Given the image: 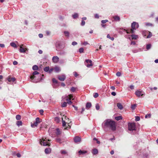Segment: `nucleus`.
Instances as JSON below:
<instances>
[{
  "label": "nucleus",
  "instance_id": "obj_1",
  "mask_svg": "<svg viewBox=\"0 0 158 158\" xmlns=\"http://www.w3.org/2000/svg\"><path fill=\"white\" fill-rule=\"evenodd\" d=\"M102 127L104 129L108 128L113 131L116 130L115 122L110 119H107L105 120L102 124Z\"/></svg>",
  "mask_w": 158,
  "mask_h": 158
},
{
  "label": "nucleus",
  "instance_id": "obj_2",
  "mask_svg": "<svg viewBox=\"0 0 158 158\" xmlns=\"http://www.w3.org/2000/svg\"><path fill=\"white\" fill-rule=\"evenodd\" d=\"M50 140L47 139L46 138L43 137L41 139L39 140V143L40 144L44 146H49L50 143L48 142V141H50Z\"/></svg>",
  "mask_w": 158,
  "mask_h": 158
},
{
  "label": "nucleus",
  "instance_id": "obj_3",
  "mask_svg": "<svg viewBox=\"0 0 158 158\" xmlns=\"http://www.w3.org/2000/svg\"><path fill=\"white\" fill-rule=\"evenodd\" d=\"M128 130L130 131L135 130V125L134 123H130L128 124Z\"/></svg>",
  "mask_w": 158,
  "mask_h": 158
},
{
  "label": "nucleus",
  "instance_id": "obj_4",
  "mask_svg": "<svg viewBox=\"0 0 158 158\" xmlns=\"http://www.w3.org/2000/svg\"><path fill=\"white\" fill-rule=\"evenodd\" d=\"M35 122L33 124H31V126L32 127H37L38 124L40 123V118H37L35 119Z\"/></svg>",
  "mask_w": 158,
  "mask_h": 158
},
{
  "label": "nucleus",
  "instance_id": "obj_5",
  "mask_svg": "<svg viewBox=\"0 0 158 158\" xmlns=\"http://www.w3.org/2000/svg\"><path fill=\"white\" fill-rule=\"evenodd\" d=\"M62 118V126L63 127H64L66 125V123H67L68 122L67 121V120L69 118L63 115V117Z\"/></svg>",
  "mask_w": 158,
  "mask_h": 158
},
{
  "label": "nucleus",
  "instance_id": "obj_6",
  "mask_svg": "<svg viewBox=\"0 0 158 158\" xmlns=\"http://www.w3.org/2000/svg\"><path fill=\"white\" fill-rule=\"evenodd\" d=\"M85 65L87 67L89 68L92 66V61L90 60H85Z\"/></svg>",
  "mask_w": 158,
  "mask_h": 158
},
{
  "label": "nucleus",
  "instance_id": "obj_7",
  "mask_svg": "<svg viewBox=\"0 0 158 158\" xmlns=\"http://www.w3.org/2000/svg\"><path fill=\"white\" fill-rule=\"evenodd\" d=\"M131 27L132 28L136 30V28L139 27V25L138 23L134 22L132 23Z\"/></svg>",
  "mask_w": 158,
  "mask_h": 158
},
{
  "label": "nucleus",
  "instance_id": "obj_8",
  "mask_svg": "<svg viewBox=\"0 0 158 158\" xmlns=\"http://www.w3.org/2000/svg\"><path fill=\"white\" fill-rule=\"evenodd\" d=\"M63 100H66L67 101V103L69 104H71L72 103V102L70 100L71 99L69 98L68 96H65L62 97Z\"/></svg>",
  "mask_w": 158,
  "mask_h": 158
},
{
  "label": "nucleus",
  "instance_id": "obj_9",
  "mask_svg": "<svg viewBox=\"0 0 158 158\" xmlns=\"http://www.w3.org/2000/svg\"><path fill=\"white\" fill-rule=\"evenodd\" d=\"M59 60V57L57 56H54L52 58V62L54 63H57Z\"/></svg>",
  "mask_w": 158,
  "mask_h": 158
},
{
  "label": "nucleus",
  "instance_id": "obj_10",
  "mask_svg": "<svg viewBox=\"0 0 158 158\" xmlns=\"http://www.w3.org/2000/svg\"><path fill=\"white\" fill-rule=\"evenodd\" d=\"M135 94L138 97L142 96L144 94L143 92L142 91L139 90H137L135 92Z\"/></svg>",
  "mask_w": 158,
  "mask_h": 158
},
{
  "label": "nucleus",
  "instance_id": "obj_11",
  "mask_svg": "<svg viewBox=\"0 0 158 158\" xmlns=\"http://www.w3.org/2000/svg\"><path fill=\"white\" fill-rule=\"evenodd\" d=\"M6 82L8 84H15L16 82V80H6Z\"/></svg>",
  "mask_w": 158,
  "mask_h": 158
},
{
  "label": "nucleus",
  "instance_id": "obj_12",
  "mask_svg": "<svg viewBox=\"0 0 158 158\" xmlns=\"http://www.w3.org/2000/svg\"><path fill=\"white\" fill-rule=\"evenodd\" d=\"M74 140L75 143L79 142L81 141V138L78 136L75 137L74 139Z\"/></svg>",
  "mask_w": 158,
  "mask_h": 158
},
{
  "label": "nucleus",
  "instance_id": "obj_13",
  "mask_svg": "<svg viewBox=\"0 0 158 158\" xmlns=\"http://www.w3.org/2000/svg\"><path fill=\"white\" fill-rule=\"evenodd\" d=\"M54 71L56 73H58L60 71V69L59 67L56 66L54 68Z\"/></svg>",
  "mask_w": 158,
  "mask_h": 158
},
{
  "label": "nucleus",
  "instance_id": "obj_14",
  "mask_svg": "<svg viewBox=\"0 0 158 158\" xmlns=\"http://www.w3.org/2000/svg\"><path fill=\"white\" fill-rule=\"evenodd\" d=\"M23 45L20 46V48L19 49V51L21 53L25 52L26 51L24 48L22 47Z\"/></svg>",
  "mask_w": 158,
  "mask_h": 158
},
{
  "label": "nucleus",
  "instance_id": "obj_15",
  "mask_svg": "<svg viewBox=\"0 0 158 158\" xmlns=\"http://www.w3.org/2000/svg\"><path fill=\"white\" fill-rule=\"evenodd\" d=\"M51 151V150L50 148H47L45 150V152L46 154L50 153Z\"/></svg>",
  "mask_w": 158,
  "mask_h": 158
},
{
  "label": "nucleus",
  "instance_id": "obj_16",
  "mask_svg": "<svg viewBox=\"0 0 158 158\" xmlns=\"http://www.w3.org/2000/svg\"><path fill=\"white\" fill-rule=\"evenodd\" d=\"M55 133L57 135H60L61 133V132L59 128H56V129Z\"/></svg>",
  "mask_w": 158,
  "mask_h": 158
},
{
  "label": "nucleus",
  "instance_id": "obj_17",
  "mask_svg": "<svg viewBox=\"0 0 158 158\" xmlns=\"http://www.w3.org/2000/svg\"><path fill=\"white\" fill-rule=\"evenodd\" d=\"M117 106L121 110H122L123 109V107L121 103H118L117 104Z\"/></svg>",
  "mask_w": 158,
  "mask_h": 158
},
{
  "label": "nucleus",
  "instance_id": "obj_18",
  "mask_svg": "<svg viewBox=\"0 0 158 158\" xmlns=\"http://www.w3.org/2000/svg\"><path fill=\"white\" fill-rule=\"evenodd\" d=\"M91 103L90 102H88L86 105V108L88 109L91 106Z\"/></svg>",
  "mask_w": 158,
  "mask_h": 158
},
{
  "label": "nucleus",
  "instance_id": "obj_19",
  "mask_svg": "<svg viewBox=\"0 0 158 158\" xmlns=\"http://www.w3.org/2000/svg\"><path fill=\"white\" fill-rule=\"evenodd\" d=\"M98 153V149H94L93 150V151L92 152V153L93 155H95L97 154Z\"/></svg>",
  "mask_w": 158,
  "mask_h": 158
},
{
  "label": "nucleus",
  "instance_id": "obj_20",
  "mask_svg": "<svg viewBox=\"0 0 158 158\" xmlns=\"http://www.w3.org/2000/svg\"><path fill=\"white\" fill-rule=\"evenodd\" d=\"M58 79H65L66 76L64 74H62L58 77Z\"/></svg>",
  "mask_w": 158,
  "mask_h": 158
},
{
  "label": "nucleus",
  "instance_id": "obj_21",
  "mask_svg": "<svg viewBox=\"0 0 158 158\" xmlns=\"http://www.w3.org/2000/svg\"><path fill=\"white\" fill-rule=\"evenodd\" d=\"M131 36L132 37V39L135 40H136L138 38V35H131Z\"/></svg>",
  "mask_w": 158,
  "mask_h": 158
},
{
  "label": "nucleus",
  "instance_id": "obj_22",
  "mask_svg": "<svg viewBox=\"0 0 158 158\" xmlns=\"http://www.w3.org/2000/svg\"><path fill=\"white\" fill-rule=\"evenodd\" d=\"M39 73L37 71H35L33 73V76H31V78H34L35 77H33V76L35 75H37L39 74Z\"/></svg>",
  "mask_w": 158,
  "mask_h": 158
},
{
  "label": "nucleus",
  "instance_id": "obj_23",
  "mask_svg": "<svg viewBox=\"0 0 158 158\" xmlns=\"http://www.w3.org/2000/svg\"><path fill=\"white\" fill-rule=\"evenodd\" d=\"M22 122L21 121H19L17 122L16 124L18 127H19L22 125Z\"/></svg>",
  "mask_w": 158,
  "mask_h": 158
},
{
  "label": "nucleus",
  "instance_id": "obj_24",
  "mask_svg": "<svg viewBox=\"0 0 158 158\" xmlns=\"http://www.w3.org/2000/svg\"><path fill=\"white\" fill-rule=\"evenodd\" d=\"M78 16V15L77 13H75L73 15H72V17L73 19H76L77 18Z\"/></svg>",
  "mask_w": 158,
  "mask_h": 158
},
{
  "label": "nucleus",
  "instance_id": "obj_25",
  "mask_svg": "<svg viewBox=\"0 0 158 158\" xmlns=\"http://www.w3.org/2000/svg\"><path fill=\"white\" fill-rule=\"evenodd\" d=\"M57 142L59 143H61L63 141L60 138H58L56 139Z\"/></svg>",
  "mask_w": 158,
  "mask_h": 158
},
{
  "label": "nucleus",
  "instance_id": "obj_26",
  "mask_svg": "<svg viewBox=\"0 0 158 158\" xmlns=\"http://www.w3.org/2000/svg\"><path fill=\"white\" fill-rule=\"evenodd\" d=\"M38 66L36 65H34L32 67V69L34 70H38Z\"/></svg>",
  "mask_w": 158,
  "mask_h": 158
},
{
  "label": "nucleus",
  "instance_id": "obj_27",
  "mask_svg": "<svg viewBox=\"0 0 158 158\" xmlns=\"http://www.w3.org/2000/svg\"><path fill=\"white\" fill-rule=\"evenodd\" d=\"M49 66H47L44 68V70L46 72H48L49 71Z\"/></svg>",
  "mask_w": 158,
  "mask_h": 158
},
{
  "label": "nucleus",
  "instance_id": "obj_28",
  "mask_svg": "<svg viewBox=\"0 0 158 158\" xmlns=\"http://www.w3.org/2000/svg\"><path fill=\"white\" fill-rule=\"evenodd\" d=\"M114 19L116 21H119L120 20V18L118 16H115L114 17Z\"/></svg>",
  "mask_w": 158,
  "mask_h": 158
},
{
  "label": "nucleus",
  "instance_id": "obj_29",
  "mask_svg": "<svg viewBox=\"0 0 158 158\" xmlns=\"http://www.w3.org/2000/svg\"><path fill=\"white\" fill-rule=\"evenodd\" d=\"M10 45L14 48H16L17 46L16 44L14 42H11L10 43Z\"/></svg>",
  "mask_w": 158,
  "mask_h": 158
},
{
  "label": "nucleus",
  "instance_id": "obj_30",
  "mask_svg": "<svg viewBox=\"0 0 158 158\" xmlns=\"http://www.w3.org/2000/svg\"><path fill=\"white\" fill-rule=\"evenodd\" d=\"M64 33L65 36L68 37L69 36V32L68 31H65L64 32Z\"/></svg>",
  "mask_w": 158,
  "mask_h": 158
},
{
  "label": "nucleus",
  "instance_id": "obj_31",
  "mask_svg": "<svg viewBox=\"0 0 158 158\" xmlns=\"http://www.w3.org/2000/svg\"><path fill=\"white\" fill-rule=\"evenodd\" d=\"M122 117L121 116L116 117L115 118V119L117 120V121H118L120 119H122Z\"/></svg>",
  "mask_w": 158,
  "mask_h": 158
},
{
  "label": "nucleus",
  "instance_id": "obj_32",
  "mask_svg": "<svg viewBox=\"0 0 158 158\" xmlns=\"http://www.w3.org/2000/svg\"><path fill=\"white\" fill-rule=\"evenodd\" d=\"M55 121L56 122V123H58L60 121V118L59 117H56L55 118Z\"/></svg>",
  "mask_w": 158,
  "mask_h": 158
},
{
  "label": "nucleus",
  "instance_id": "obj_33",
  "mask_svg": "<svg viewBox=\"0 0 158 158\" xmlns=\"http://www.w3.org/2000/svg\"><path fill=\"white\" fill-rule=\"evenodd\" d=\"M52 82L53 84H56V85H58V82L56 80H52Z\"/></svg>",
  "mask_w": 158,
  "mask_h": 158
},
{
  "label": "nucleus",
  "instance_id": "obj_34",
  "mask_svg": "<svg viewBox=\"0 0 158 158\" xmlns=\"http://www.w3.org/2000/svg\"><path fill=\"white\" fill-rule=\"evenodd\" d=\"M67 105V103L64 102L62 104H61V106L64 107L66 106Z\"/></svg>",
  "mask_w": 158,
  "mask_h": 158
},
{
  "label": "nucleus",
  "instance_id": "obj_35",
  "mask_svg": "<svg viewBox=\"0 0 158 158\" xmlns=\"http://www.w3.org/2000/svg\"><path fill=\"white\" fill-rule=\"evenodd\" d=\"M86 153V151H81V150H80L79 151V153L80 155L84 154Z\"/></svg>",
  "mask_w": 158,
  "mask_h": 158
},
{
  "label": "nucleus",
  "instance_id": "obj_36",
  "mask_svg": "<svg viewBox=\"0 0 158 158\" xmlns=\"http://www.w3.org/2000/svg\"><path fill=\"white\" fill-rule=\"evenodd\" d=\"M151 44H148L146 45V48L148 50H149L151 47Z\"/></svg>",
  "mask_w": 158,
  "mask_h": 158
},
{
  "label": "nucleus",
  "instance_id": "obj_37",
  "mask_svg": "<svg viewBox=\"0 0 158 158\" xmlns=\"http://www.w3.org/2000/svg\"><path fill=\"white\" fill-rule=\"evenodd\" d=\"M21 118V116L19 115H17L16 116V118L17 120L20 119Z\"/></svg>",
  "mask_w": 158,
  "mask_h": 158
},
{
  "label": "nucleus",
  "instance_id": "obj_38",
  "mask_svg": "<svg viewBox=\"0 0 158 158\" xmlns=\"http://www.w3.org/2000/svg\"><path fill=\"white\" fill-rule=\"evenodd\" d=\"M152 36V34L150 32H149V34L147 36V38H150Z\"/></svg>",
  "mask_w": 158,
  "mask_h": 158
},
{
  "label": "nucleus",
  "instance_id": "obj_39",
  "mask_svg": "<svg viewBox=\"0 0 158 158\" xmlns=\"http://www.w3.org/2000/svg\"><path fill=\"white\" fill-rule=\"evenodd\" d=\"M31 82L33 83H36L37 82H40V81H38V80H31Z\"/></svg>",
  "mask_w": 158,
  "mask_h": 158
},
{
  "label": "nucleus",
  "instance_id": "obj_40",
  "mask_svg": "<svg viewBox=\"0 0 158 158\" xmlns=\"http://www.w3.org/2000/svg\"><path fill=\"white\" fill-rule=\"evenodd\" d=\"M96 109L97 110H98L100 109V106L98 104H97L96 105Z\"/></svg>",
  "mask_w": 158,
  "mask_h": 158
},
{
  "label": "nucleus",
  "instance_id": "obj_41",
  "mask_svg": "<svg viewBox=\"0 0 158 158\" xmlns=\"http://www.w3.org/2000/svg\"><path fill=\"white\" fill-rule=\"evenodd\" d=\"M108 22V20L106 19L104 20H102L101 21V23L102 24H104L105 23H106V22Z\"/></svg>",
  "mask_w": 158,
  "mask_h": 158
},
{
  "label": "nucleus",
  "instance_id": "obj_42",
  "mask_svg": "<svg viewBox=\"0 0 158 158\" xmlns=\"http://www.w3.org/2000/svg\"><path fill=\"white\" fill-rule=\"evenodd\" d=\"M151 114H148L145 115V117L146 118H149L151 117Z\"/></svg>",
  "mask_w": 158,
  "mask_h": 158
},
{
  "label": "nucleus",
  "instance_id": "obj_43",
  "mask_svg": "<svg viewBox=\"0 0 158 158\" xmlns=\"http://www.w3.org/2000/svg\"><path fill=\"white\" fill-rule=\"evenodd\" d=\"M79 52L80 53H83L84 52V49L82 48H80L79 50Z\"/></svg>",
  "mask_w": 158,
  "mask_h": 158
},
{
  "label": "nucleus",
  "instance_id": "obj_44",
  "mask_svg": "<svg viewBox=\"0 0 158 158\" xmlns=\"http://www.w3.org/2000/svg\"><path fill=\"white\" fill-rule=\"evenodd\" d=\"M93 96L94 98H96L98 96V93H94V94Z\"/></svg>",
  "mask_w": 158,
  "mask_h": 158
},
{
  "label": "nucleus",
  "instance_id": "obj_45",
  "mask_svg": "<svg viewBox=\"0 0 158 158\" xmlns=\"http://www.w3.org/2000/svg\"><path fill=\"white\" fill-rule=\"evenodd\" d=\"M136 107V105L135 104H133L131 105V108L132 110H134L135 109Z\"/></svg>",
  "mask_w": 158,
  "mask_h": 158
},
{
  "label": "nucleus",
  "instance_id": "obj_46",
  "mask_svg": "<svg viewBox=\"0 0 158 158\" xmlns=\"http://www.w3.org/2000/svg\"><path fill=\"white\" fill-rule=\"evenodd\" d=\"M69 123L68 126H67L65 128H64V130L66 129L67 130H68L70 128V126L69 125Z\"/></svg>",
  "mask_w": 158,
  "mask_h": 158
},
{
  "label": "nucleus",
  "instance_id": "obj_47",
  "mask_svg": "<svg viewBox=\"0 0 158 158\" xmlns=\"http://www.w3.org/2000/svg\"><path fill=\"white\" fill-rule=\"evenodd\" d=\"M61 153L62 154H66L67 153L66 151L64 150H61Z\"/></svg>",
  "mask_w": 158,
  "mask_h": 158
},
{
  "label": "nucleus",
  "instance_id": "obj_48",
  "mask_svg": "<svg viewBox=\"0 0 158 158\" xmlns=\"http://www.w3.org/2000/svg\"><path fill=\"white\" fill-rule=\"evenodd\" d=\"M85 21L83 20H82L81 21V26H84L85 25Z\"/></svg>",
  "mask_w": 158,
  "mask_h": 158
},
{
  "label": "nucleus",
  "instance_id": "obj_49",
  "mask_svg": "<svg viewBox=\"0 0 158 158\" xmlns=\"http://www.w3.org/2000/svg\"><path fill=\"white\" fill-rule=\"evenodd\" d=\"M116 75L117 76L120 77L121 75V73L119 72H117L116 73Z\"/></svg>",
  "mask_w": 158,
  "mask_h": 158
},
{
  "label": "nucleus",
  "instance_id": "obj_50",
  "mask_svg": "<svg viewBox=\"0 0 158 158\" xmlns=\"http://www.w3.org/2000/svg\"><path fill=\"white\" fill-rule=\"evenodd\" d=\"M76 89V88L74 87H72L71 89V90L72 92H74Z\"/></svg>",
  "mask_w": 158,
  "mask_h": 158
},
{
  "label": "nucleus",
  "instance_id": "obj_51",
  "mask_svg": "<svg viewBox=\"0 0 158 158\" xmlns=\"http://www.w3.org/2000/svg\"><path fill=\"white\" fill-rule=\"evenodd\" d=\"M149 89L151 91H152L153 89H154L155 90H156L157 89V88L156 87H154L153 88L150 87Z\"/></svg>",
  "mask_w": 158,
  "mask_h": 158
},
{
  "label": "nucleus",
  "instance_id": "obj_52",
  "mask_svg": "<svg viewBox=\"0 0 158 158\" xmlns=\"http://www.w3.org/2000/svg\"><path fill=\"white\" fill-rule=\"evenodd\" d=\"M77 44V42H76L75 41H73V42H72V45L74 46V45H76Z\"/></svg>",
  "mask_w": 158,
  "mask_h": 158
},
{
  "label": "nucleus",
  "instance_id": "obj_53",
  "mask_svg": "<svg viewBox=\"0 0 158 158\" xmlns=\"http://www.w3.org/2000/svg\"><path fill=\"white\" fill-rule=\"evenodd\" d=\"M54 70V69L53 68H51V69H49V71H48V73H52V71Z\"/></svg>",
  "mask_w": 158,
  "mask_h": 158
},
{
  "label": "nucleus",
  "instance_id": "obj_54",
  "mask_svg": "<svg viewBox=\"0 0 158 158\" xmlns=\"http://www.w3.org/2000/svg\"><path fill=\"white\" fill-rule=\"evenodd\" d=\"M135 120L136 121H139L140 120V118L138 116H136Z\"/></svg>",
  "mask_w": 158,
  "mask_h": 158
},
{
  "label": "nucleus",
  "instance_id": "obj_55",
  "mask_svg": "<svg viewBox=\"0 0 158 158\" xmlns=\"http://www.w3.org/2000/svg\"><path fill=\"white\" fill-rule=\"evenodd\" d=\"M88 43L87 42H84L82 43V44L86 45L87 44H88Z\"/></svg>",
  "mask_w": 158,
  "mask_h": 158
},
{
  "label": "nucleus",
  "instance_id": "obj_56",
  "mask_svg": "<svg viewBox=\"0 0 158 158\" xmlns=\"http://www.w3.org/2000/svg\"><path fill=\"white\" fill-rule=\"evenodd\" d=\"M40 114L41 115L43 114L44 112V110H40L39 111Z\"/></svg>",
  "mask_w": 158,
  "mask_h": 158
},
{
  "label": "nucleus",
  "instance_id": "obj_57",
  "mask_svg": "<svg viewBox=\"0 0 158 158\" xmlns=\"http://www.w3.org/2000/svg\"><path fill=\"white\" fill-rule=\"evenodd\" d=\"M69 97V98L70 99H71L73 98V96L72 95L70 94L68 96Z\"/></svg>",
  "mask_w": 158,
  "mask_h": 158
},
{
  "label": "nucleus",
  "instance_id": "obj_58",
  "mask_svg": "<svg viewBox=\"0 0 158 158\" xmlns=\"http://www.w3.org/2000/svg\"><path fill=\"white\" fill-rule=\"evenodd\" d=\"M75 77H77L78 76V74L76 72H74L73 73Z\"/></svg>",
  "mask_w": 158,
  "mask_h": 158
},
{
  "label": "nucleus",
  "instance_id": "obj_59",
  "mask_svg": "<svg viewBox=\"0 0 158 158\" xmlns=\"http://www.w3.org/2000/svg\"><path fill=\"white\" fill-rule=\"evenodd\" d=\"M135 30L134 29H133L132 28V29L131 30V32L132 33H134L135 32Z\"/></svg>",
  "mask_w": 158,
  "mask_h": 158
},
{
  "label": "nucleus",
  "instance_id": "obj_60",
  "mask_svg": "<svg viewBox=\"0 0 158 158\" xmlns=\"http://www.w3.org/2000/svg\"><path fill=\"white\" fill-rule=\"evenodd\" d=\"M18 64V62L17 61H14L13 62V64L14 65H16L17 64Z\"/></svg>",
  "mask_w": 158,
  "mask_h": 158
},
{
  "label": "nucleus",
  "instance_id": "obj_61",
  "mask_svg": "<svg viewBox=\"0 0 158 158\" xmlns=\"http://www.w3.org/2000/svg\"><path fill=\"white\" fill-rule=\"evenodd\" d=\"M39 37L40 38H42L43 37V35L42 34H39Z\"/></svg>",
  "mask_w": 158,
  "mask_h": 158
},
{
  "label": "nucleus",
  "instance_id": "obj_62",
  "mask_svg": "<svg viewBox=\"0 0 158 158\" xmlns=\"http://www.w3.org/2000/svg\"><path fill=\"white\" fill-rule=\"evenodd\" d=\"M111 95L113 96H115L116 95V93L114 92H112L111 93Z\"/></svg>",
  "mask_w": 158,
  "mask_h": 158
},
{
  "label": "nucleus",
  "instance_id": "obj_63",
  "mask_svg": "<svg viewBox=\"0 0 158 158\" xmlns=\"http://www.w3.org/2000/svg\"><path fill=\"white\" fill-rule=\"evenodd\" d=\"M95 17L96 18L98 19L99 17L98 15V14H96L95 15Z\"/></svg>",
  "mask_w": 158,
  "mask_h": 158
},
{
  "label": "nucleus",
  "instance_id": "obj_64",
  "mask_svg": "<svg viewBox=\"0 0 158 158\" xmlns=\"http://www.w3.org/2000/svg\"><path fill=\"white\" fill-rule=\"evenodd\" d=\"M129 87L132 89H134V86L133 85H130Z\"/></svg>",
  "mask_w": 158,
  "mask_h": 158
}]
</instances>
